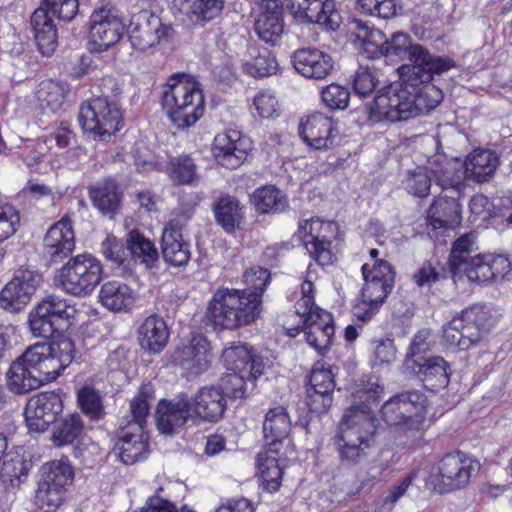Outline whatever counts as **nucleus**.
<instances>
[{
	"instance_id": "obj_1",
	"label": "nucleus",
	"mask_w": 512,
	"mask_h": 512,
	"mask_svg": "<svg viewBox=\"0 0 512 512\" xmlns=\"http://www.w3.org/2000/svg\"><path fill=\"white\" fill-rule=\"evenodd\" d=\"M405 74L400 82H393L377 91L373 100L366 104L365 112L370 123L383 120L406 121L423 112L434 109L442 100V93L432 80Z\"/></svg>"
},
{
	"instance_id": "obj_2",
	"label": "nucleus",
	"mask_w": 512,
	"mask_h": 512,
	"mask_svg": "<svg viewBox=\"0 0 512 512\" xmlns=\"http://www.w3.org/2000/svg\"><path fill=\"white\" fill-rule=\"evenodd\" d=\"M355 398L360 404L351 405L344 413L334 437V444L342 463L356 465L368 457L370 440L376 430L371 404L376 403L383 387L376 376L361 379Z\"/></svg>"
},
{
	"instance_id": "obj_3",
	"label": "nucleus",
	"mask_w": 512,
	"mask_h": 512,
	"mask_svg": "<svg viewBox=\"0 0 512 512\" xmlns=\"http://www.w3.org/2000/svg\"><path fill=\"white\" fill-rule=\"evenodd\" d=\"M257 293L228 287L217 289L208 303L206 318L221 330H234L254 322L261 313Z\"/></svg>"
},
{
	"instance_id": "obj_4",
	"label": "nucleus",
	"mask_w": 512,
	"mask_h": 512,
	"mask_svg": "<svg viewBox=\"0 0 512 512\" xmlns=\"http://www.w3.org/2000/svg\"><path fill=\"white\" fill-rule=\"evenodd\" d=\"M161 103L178 129L193 126L204 114L205 101L200 84L190 75H172L162 92Z\"/></svg>"
},
{
	"instance_id": "obj_5",
	"label": "nucleus",
	"mask_w": 512,
	"mask_h": 512,
	"mask_svg": "<svg viewBox=\"0 0 512 512\" xmlns=\"http://www.w3.org/2000/svg\"><path fill=\"white\" fill-rule=\"evenodd\" d=\"M382 56L408 61L398 68L400 76L420 73L424 80H432L434 75H440L455 66L452 59L433 56L429 50L418 43H412L410 37L401 32L393 33L388 38Z\"/></svg>"
},
{
	"instance_id": "obj_6",
	"label": "nucleus",
	"mask_w": 512,
	"mask_h": 512,
	"mask_svg": "<svg viewBox=\"0 0 512 512\" xmlns=\"http://www.w3.org/2000/svg\"><path fill=\"white\" fill-rule=\"evenodd\" d=\"M149 413L148 394L141 391L131 400L130 414L122 419L117 430L114 451L127 465L143 460L148 455V437L145 428Z\"/></svg>"
},
{
	"instance_id": "obj_7",
	"label": "nucleus",
	"mask_w": 512,
	"mask_h": 512,
	"mask_svg": "<svg viewBox=\"0 0 512 512\" xmlns=\"http://www.w3.org/2000/svg\"><path fill=\"white\" fill-rule=\"evenodd\" d=\"M222 360L229 371L221 378L219 388L224 397L243 398L246 396L248 383L253 388V382L264 373L265 362L247 345L237 343L225 348Z\"/></svg>"
},
{
	"instance_id": "obj_8",
	"label": "nucleus",
	"mask_w": 512,
	"mask_h": 512,
	"mask_svg": "<svg viewBox=\"0 0 512 512\" xmlns=\"http://www.w3.org/2000/svg\"><path fill=\"white\" fill-rule=\"evenodd\" d=\"M361 271L365 283L360 300L353 308V314L357 319L366 322L378 312L391 293L395 272L392 265L385 260H376L372 269H368V264H364Z\"/></svg>"
},
{
	"instance_id": "obj_9",
	"label": "nucleus",
	"mask_w": 512,
	"mask_h": 512,
	"mask_svg": "<svg viewBox=\"0 0 512 512\" xmlns=\"http://www.w3.org/2000/svg\"><path fill=\"white\" fill-rule=\"evenodd\" d=\"M79 12L78 0H42L31 16V26L39 51L50 56L57 48L58 34L52 19L70 22Z\"/></svg>"
},
{
	"instance_id": "obj_10",
	"label": "nucleus",
	"mask_w": 512,
	"mask_h": 512,
	"mask_svg": "<svg viewBox=\"0 0 512 512\" xmlns=\"http://www.w3.org/2000/svg\"><path fill=\"white\" fill-rule=\"evenodd\" d=\"M74 480L68 461L56 460L42 465L34 495V504L41 512H56L66 499Z\"/></svg>"
},
{
	"instance_id": "obj_11",
	"label": "nucleus",
	"mask_w": 512,
	"mask_h": 512,
	"mask_svg": "<svg viewBox=\"0 0 512 512\" xmlns=\"http://www.w3.org/2000/svg\"><path fill=\"white\" fill-rule=\"evenodd\" d=\"M103 266L92 254L84 253L71 257L58 271L56 283L65 293L86 297L102 279Z\"/></svg>"
},
{
	"instance_id": "obj_12",
	"label": "nucleus",
	"mask_w": 512,
	"mask_h": 512,
	"mask_svg": "<svg viewBox=\"0 0 512 512\" xmlns=\"http://www.w3.org/2000/svg\"><path fill=\"white\" fill-rule=\"evenodd\" d=\"M481 469L479 461L461 451L445 454L433 468L429 483L443 494L466 488Z\"/></svg>"
},
{
	"instance_id": "obj_13",
	"label": "nucleus",
	"mask_w": 512,
	"mask_h": 512,
	"mask_svg": "<svg viewBox=\"0 0 512 512\" xmlns=\"http://www.w3.org/2000/svg\"><path fill=\"white\" fill-rule=\"evenodd\" d=\"M491 326L480 307H469L443 326V340L446 345L466 351L478 345L489 333Z\"/></svg>"
},
{
	"instance_id": "obj_14",
	"label": "nucleus",
	"mask_w": 512,
	"mask_h": 512,
	"mask_svg": "<svg viewBox=\"0 0 512 512\" xmlns=\"http://www.w3.org/2000/svg\"><path fill=\"white\" fill-rule=\"evenodd\" d=\"M78 120L86 133L106 140L119 130L122 112L115 95L110 98L103 94L80 106Z\"/></svg>"
},
{
	"instance_id": "obj_15",
	"label": "nucleus",
	"mask_w": 512,
	"mask_h": 512,
	"mask_svg": "<svg viewBox=\"0 0 512 512\" xmlns=\"http://www.w3.org/2000/svg\"><path fill=\"white\" fill-rule=\"evenodd\" d=\"M6 376L9 390L16 394L28 393L44 383L55 380L34 345L26 348L11 363Z\"/></svg>"
},
{
	"instance_id": "obj_16",
	"label": "nucleus",
	"mask_w": 512,
	"mask_h": 512,
	"mask_svg": "<svg viewBox=\"0 0 512 512\" xmlns=\"http://www.w3.org/2000/svg\"><path fill=\"white\" fill-rule=\"evenodd\" d=\"M426 404V396L413 390L390 398L382 406L381 412L387 424L420 433L425 421Z\"/></svg>"
},
{
	"instance_id": "obj_17",
	"label": "nucleus",
	"mask_w": 512,
	"mask_h": 512,
	"mask_svg": "<svg viewBox=\"0 0 512 512\" xmlns=\"http://www.w3.org/2000/svg\"><path fill=\"white\" fill-rule=\"evenodd\" d=\"M126 29L122 15L114 7H100L90 16L91 50L103 52L115 45Z\"/></svg>"
},
{
	"instance_id": "obj_18",
	"label": "nucleus",
	"mask_w": 512,
	"mask_h": 512,
	"mask_svg": "<svg viewBox=\"0 0 512 512\" xmlns=\"http://www.w3.org/2000/svg\"><path fill=\"white\" fill-rule=\"evenodd\" d=\"M169 27L149 10H141L132 15L127 26V33L132 46L140 51L155 46L167 36Z\"/></svg>"
},
{
	"instance_id": "obj_19",
	"label": "nucleus",
	"mask_w": 512,
	"mask_h": 512,
	"mask_svg": "<svg viewBox=\"0 0 512 512\" xmlns=\"http://www.w3.org/2000/svg\"><path fill=\"white\" fill-rule=\"evenodd\" d=\"M42 280L41 274L21 270L0 291V307L6 311L19 312L29 302Z\"/></svg>"
},
{
	"instance_id": "obj_20",
	"label": "nucleus",
	"mask_w": 512,
	"mask_h": 512,
	"mask_svg": "<svg viewBox=\"0 0 512 512\" xmlns=\"http://www.w3.org/2000/svg\"><path fill=\"white\" fill-rule=\"evenodd\" d=\"M291 420L282 406L270 409L265 416L263 422V434L265 440V448L268 453L289 454L293 451L291 439Z\"/></svg>"
},
{
	"instance_id": "obj_21",
	"label": "nucleus",
	"mask_w": 512,
	"mask_h": 512,
	"mask_svg": "<svg viewBox=\"0 0 512 512\" xmlns=\"http://www.w3.org/2000/svg\"><path fill=\"white\" fill-rule=\"evenodd\" d=\"M293 16L306 23H317L328 30H336L340 25V14L334 0H287Z\"/></svg>"
},
{
	"instance_id": "obj_22",
	"label": "nucleus",
	"mask_w": 512,
	"mask_h": 512,
	"mask_svg": "<svg viewBox=\"0 0 512 512\" xmlns=\"http://www.w3.org/2000/svg\"><path fill=\"white\" fill-rule=\"evenodd\" d=\"M62 400L55 392H43L33 396L27 403L25 419L30 430L44 432L56 416L62 412Z\"/></svg>"
},
{
	"instance_id": "obj_23",
	"label": "nucleus",
	"mask_w": 512,
	"mask_h": 512,
	"mask_svg": "<svg viewBox=\"0 0 512 512\" xmlns=\"http://www.w3.org/2000/svg\"><path fill=\"white\" fill-rule=\"evenodd\" d=\"M250 144L241 133L236 130H229L217 134L212 143V154L217 162L226 168H238L247 157Z\"/></svg>"
},
{
	"instance_id": "obj_24",
	"label": "nucleus",
	"mask_w": 512,
	"mask_h": 512,
	"mask_svg": "<svg viewBox=\"0 0 512 512\" xmlns=\"http://www.w3.org/2000/svg\"><path fill=\"white\" fill-rule=\"evenodd\" d=\"M291 63L298 74L312 80H323L334 69L331 55L314 47L295 50L291 55Z\"/></svg>"
},
{
	"instance_id": "obj_25",
	"label": "nucleus",
	"mask_w": 512,
	"mask_h": 512,
	"mask_svg": "<svg viewBox=\"0 0 512 512\" xmlns=\"http://www.w3.org/2000/svg\"><path fill=\"white\" fill-rule=\"evenodd\" d=\"M427 169L437 186L442 190H451V194L460 196L466 179L462 162L438 154L428 160Z\"/></svg>"
},
{
	"instance_id": "obj_26",
	"label": "nucleus",
	"mask_w": 512,
	"mask_h": 512,
	"mask_svg": "<svg viewBox=\"0 0 512 512\" xmlns=\"http://www.w3.org/2000/svg\"><path fill=\"white\" fill-rule=\"evenodd\" d=\"M155 417L158 430L170 435L193 417L191 399L184 393L171 400L162 399L157 405Z\"/></svg>"
},
{
	"instance_id": "obj_27",
	"label": "nucleus",
	"mask_w": 512,
	"mask_h": 512,
	"mask_svg": "<svg viewBox=\"0 0 512 512\" xmlns=\"http://www.w3.org/2000/svg\"><path fill=\"white\" fill-rule=\"evenodd\" d=\"M299 135L309 147L327 150L335 146L337 132L330 117L313 113L299 124Z\"/></svg>"
},
{
	"instance_id": "obj_28",
	"label": "nucleus",
	"mask_w": 512,
	"mask_h": 512,
	"mask_svg": "<svg viewBox=\"0 0 512 512\" xmlns=\"http://www.w3.org/2000/svg\"><path fill=\"white\" fill-rule=\"evenodd\" d=\"M332 227V223H324L320 219H307L300 222L299 230L303 233V243L315 261L322 266L332 264L333 254L331 242L323 233Z\"/></svg>"
},
{
	"instance_id": "obj_29",
	"label": "nucleus",
	"mask_w": 512,
	"mask_h": 512,
	"mask_svg": "<svg viewBox=\"0 0 512 512\" xmlns=\"http://www.w3.org/2000/svg\"><path fill=\"white\" fill-rule=\"evenodd\" d=\"M75 248V234L68 216L50 226L43 238V249L53 262H60L71 255Z\"/></svg>"
},
{
	"instance_id": "obj_30",
	"label": "nucleus",
	"mask_w": 512,
	"mask_h": 512,
	"mask_svg": "<svg viewBox=\"0 0 512 512\" xmlns=\"http://www.w3.org/2000/svg\"><path fill=\"white\" fill-rule=\"evenodd\" d=\"M34 347L54 379L70 365L76 351L74 341L64 335L51 342L36 343Z\"/></svg>"
},
{
	"instance_id": "obj_31",
	"label": "nucleus",
	"mask_w": 512,
	"mask_h": 512,
	"mask_svg": "<svg viewBox=\"0 0 512 512\" xmlns=\"http://www.w3.org/2000/svg\"><path fill=\"white\" fill-rule=\"evenodd\" d=\"M412 368L424 387L432 392L446 388L450 382V366L441 356L415 358Z\"/></svg>"
},
{
	"instance_id": "obj_32",
	"label": "nucleus",
	"mask_w": 512,
	"mask_h": 512,
	"mask_svg": "<svg viewBox=\"0 0 512 512\" xmlns=\"http://www.w3.org/2000/svg\"><path fill=\"white\" fill-rule=\"evenodd\" d=\"M193 417L216 423L222 419L227 407L224 392L218 386H204L191 399Z\"/></svg>"
},
{
	"instance_id": "obj_33",
	"label": "nucleus",
	"mask_w": 512,
	"mask_h": 512,
	"mask_svg": "<svg viewBox=\"0 0 512 512\" xmlns=\"http://www.w3.org/2000/svg\"><path fill=\"white\" fill-rule=\"evenodd\" d=\"M215 222L227 234H234L245 225V207L229 194H221L212 204Z\"/></svg>"
},
{
	"instance_id": "obj_34",
	"label": "nucleus",
	"mask_w": 512,
	"mask_h": 512,
	"mask_svg": "<svg viewBox=\"0 0 512 512\" xmlns=\"http://www.w3.org/2000/svg\"><path fill=\"white\" fill-rule=\"evenodd\" d=\"M210 344L208 340L197 335L175 355L176 363L191 375L205 372L210 364Z\"/></svg>"
},
{
	"instance_id": "obj_35",
	"label": "nucleus",
	"mask_w": 512,
	"mask_h": 512,
	"mask_svg": "<svg viewBox=\"0 0 512 512\" xmlns=\"http://www.w3.org/2000/svg\"><path fill=\"white\" fill-rule=\"evenodd\" d=\"M161 248L164 260L172 266H184L191 257L190 244L183 239L178 223L172 221L163 231Z\"/></svg>"
},
{
	"instance_id": "obj_36",
	"label": "nucleus",
	"mask_w": 512,
	"mask_h": 512,
	"mask_svg": "<svg viewBox=\"0 0 512 512\" xmlns=\"http://www.w3.org/2000/svg\"><path fill=\"white\" fill-rule=\"evenodd\" d=\"M457 195L438 197L428 210V221L434 229H454L461 222V205Z\"/></svg>"
},
{
	"instance_id": "obj_37",
	"label": "nucleus",
	"mask_w": 512,
	"mask_h": 512,
	"mask_svg": "<svg viewBox=\"0 0 512 512\" xmlns=\"http://www.w3.org/2000/svg\"><path fill=\"white\" fill-rule=\"evenodd\" d=\"M462 164L465 169L466 179L483 183L492 178L499 160L497 154L492 150L478 148L473 150Z\"/></svg>"
},
{
	"instance_id": "obj_38",
	"label": "nucleus",
	"mask_w": 512,
	"mask_h": 512,
	"mask_svg": "<svg viewBox=\"0 0 512 512\" xmlns=\"http://www.w3.org/2000/svg\"><path fill=\"white\" fill-rule=\"evenodd\" d=\"M169 337L165 321L157 316L147 317L138 329V340L141 347L149 352L158 353L167 345Z\"/></svg>"
},
{
	"instance_id": "obj_39",
	"label": "nucleus",
	"mask_w": 512,
	"mask_h": 512,
	"mask_svg": "<svg viewBox=\"0 0 512 512\" xmlns=\"http://www.w3.org/2000/svg\"><path fill=\"white\" fill-rule=\"evenodd\" d=\"M99 300L105 308L111 311H128L134 304L135 293L126 283L111 280L101 286Z\"/></svg>"
},
{
	"instance_id": "obj_40",
	"label": "nucleus",
	"mask_w": 512,
	"mask_h": 512,
	"mask_svg": "<svg viewBox=\"0 0 512 512\" xmlns=\"http://www.w3.org/2000/svg\"><path fill=\"white\" fill-rule=\"evenodd\" d=\"M33 455L22 451L15 453L4 464L2 483L7 491L15 492L27 480L33 467Z\"/></svg>"
},
{
	"instance_id": "obj_41",
	"label": "nucleus",
	"mask_w": 512,
	"mask_h": 512,
	"mask_svg": "<svg viewBox=\"0 0 512 512\" xmlns=\"http://www.w3.org/2000/svg\"><path fill=\"white\" fill-rule=\"evenodd\" d=\"M224 2V0H174L175 6L191 22L202 26L221 14Z\"/></svg>"
},
{
	"instance_id": "obj_42",
	"label": "nucleus",
	"mask_w": 512,
	"mask_h": 512,
	"mask_svg": "<svg viewBox=\"0 0 512 512\" xmlns=\"http://www.w3.org/2000/svg\"><path fill=\"white\" fill-rule=\"evenodd\" d=\"M304 332L307 343L323 355L329 350L335 333L332 315L323 313L319 320L306 325Z\"/></svg>"
},
{
	"instance_id": "obj_43",
	"label": "nucleus",
	"mask_w": 512,
	"mask_h": 512,
	"mask_svg": "<svg viewBox=\"0 0 512 512\" xmlns=\"http://www.w3.org/2000/svg\"><path fill=\"white\" fill-rule=\"evenodd\" d=\"M288 455L283 454V451L278 455L268 453V449L258 453L257 465L266 490L273 492L280 487L283 474L282 464Z\"/></svg>"
},
{
	"instance_id": "obj_44",
	"label": "nucleus",
	"mask_w": 512,
	"mask_h": 512,
	"mask_svg": "<svg viewBox=\"0 0 512 512\" xmlns=\"http://www.w3.org/2000/svg\"><path fill=\"white\" fill-rule=\"evenodd\" d=\"M84 430L82 417L77 413L68 414L54 422L51 441L56 447L72 445Z\"/></svg>"
},
{
	"instance_id": "obj_45",
	"label": "nucleus",
	"mask_w": 512,
	"mask_h": 512,
	"mask_svg": "<svg viewBox=\"0 0 512 512\" xmlns=\"http://www.w3.org/2000/svg\"><path fill=\"white\" fill-rule=\"evenodd\" d=\"M90 198L103 214H113L120 205L121 193L114 181L107 180L90 189Z\"/></svg>"
},
{
	"instance_id": "obj_46",
	"label": "nucleus",
	"mask_w": 512,
	"mask_h": 512,
	"mask_svg": "<svg viewBox=\"0 0 512 512\" xmlns=\"http://www.w3.org/2000/svg\"><path fill=\"white\" fill-rule=\"evenodd\" d=\"M130 259L152 267L159 258V253L154 243L146 238L138 230H132L127 234Z\"/></svg>"
},
{
	"instance_id": "obj_47",
	"label": "nucleus",
	"mask_w": 512,
	"mask_h": 512,
	"mask_svg": "<svg viewBox=\"0 0 512 512\" xmlns=\"http://www.w3.org/2000/svg\"><path fill=\"white\" fill-rule=\"evenodd\" d=\"M253 203L262 213H280L288 207L286 195L275 186H263L253 193Z\"/></svg>"
},
{
	"instance_id": "obj_48",
	"label": "nucleus",
	"mask_w": 512,
	"mask_h": 512,
	"mask_svg": "<svg viewBox=\"0 0 512 512\" xmlns=\"http://www.w3.org/2000/svg\"><path fill=\"white\" fill-rule=\"evenodd\" d=\"M37 305L60 327V329L69 326V320L73 317L75 312V309L66 299L56 294L47 295Z\"/></svg>"
},
{
	"instance_id": "obj_49",
	"label": "nucleus",
	"mask_w": 512,
	"mask_h": 512,
	"mask_svg": "<svg viewBox=\"0 0 512 512\" xmlns=\"http://www.w3.org/2000/svg\"><path fill=\"white\" fill-rule=\"evenodd\" d=\"M490 263L491 255H476L471 257L463 264V267L458 268L453 274H465L471 282L487 283L494 279Z\"/></svg>"
},
{
	"instance_id": "obj_50",
	"label": "nucleus",
	"mask_w": 512,
	"mask_h": 512,
	"mask_svg": "<svg viewBox=\"0 0 512 512\" xmlns=\"http://www.w3.org/2000/svg\"><path fill=\"white\" fill-rule=\"evenodd\" d=\"M314 291L315 286L311 281H303L301 284L302 297L295 304V312L301 317L304 326L319 320L323 313H328L315 305Z\"/></svg>"
},
{
	"instance_id": "obj_51",
	"label": "nucleus",
	"mask_w": 512,
	"mask_h": 512,
	"mask_svg": "<svg viewBox=\"0 0 512 512\" xmlns=\"http://www.w3.org/2000/svg\"><path fill=\"white\" fill-rule=\"evenodd\" d=\"M69 91V86L66 83L47 80L40 84L37 97L42 103V107H46L52 112H57L61 109Z\"/></svg>"
},
{
	"instance_id": "obj_52",
	"label": "nucleus",
	"mask_w": 512,
	"mask_h": 512,
	"mask_svg": "<svg viewBox=\"0 0 512 512\" xmlns=\"http://www.w3.org/2000/svg\"><path fill=\"white\" fill-rule=\"evenodd\" d=\"M243 69L250 76L263 78L276 74L278 63L273 53L264 48L258 50L250 61H246Z\"/></svg>"
},
{
	"instance_id": "obj_53",
	"label": "nucleus",
	"mask_w": 512,
	"mask_h": 512,
	"mask_svg": "<svg viewBox=\"0 0 512 512\" xmlns=\"http://www.w3.org/2000/svg\"><path fill=\"white\" fill-rule=\"evenodd\" d=\"M196 164L189 155L173 157L169 163L171 178L179 184H192L197 178Z\"/></svg>"
},
{
	"instance_id": "obj_54",
	"label": "nucleus",
	"mask_w": 512,
	"mask_h": 512,
	"mask_svg": "<svg viewBox=\"0 0 512 512\" xmlns=\"http://www.w3.org/2000/svg\"><path fill=\"white\" fill-rule=\"evenodd\" d=\"M101 252L105 259L116 266L124 265L130 259L129 246L114 235H108L101 243Z\"/></svg>"
},
{
	"instance_id": "obj_55",
	"label": "nucleus",
	"mask_w": 512,
	"mask_h": 512,
	"mask_svg": "<svg viewBox=\"0 0 512 512\" xmlns=\"http://www.w3.org/2000/svg\"><path fill=\"white\" fill-rule=\"evenodd\" d=\"M28 325L31 333L35 337L48 338L52 336L55 331L60 330V327L50 319L38 305L30 311Z\"/></svg>"
},
{
	"instance_id": "obj_56",
	"label": "nucleus",
	"mask_w": 512,
	"mask_h": 512,
	"mask_svg": "<svg viewBox=\"0 0 512 512\" xmlns=\"http://www.w3.org/2000/svg\"><path fill=\"white\" fill-rule=\"evenodd\" d=\"M255 30L261 40L275 45L283 33L282 17L258 16Z\"/></svg>"
},
{
	"instance_id": "obj_57",
	"label": "nucleus",
	"mask_w": 512,
	"mask_h": 512,
	"mask_svg": "<svg viewBox=\"0 0 512 512\" xmlns=\"http://www.w3.org/2000/svg\"><path fill=\"white\" fill-rule=\"evenodd\" d=\"M432 176L426 167H418L414 172H409L404 180L405 189L408 193L417 197H426L431 188Z\"/></svg>"
},
{
	"instance_id": "obj_58",
	"label": "nucleus",
	"mask_w": 512,
	"mask_h": 512,
	"mask_svg": "<svg viewBox=\"0 0 512 512\" xmlns=\"http://www.w3.org/2000/svg\"><path fill=\"white\" fill-rule=\"evenodd\" d=\"M362 12L383 19L395 17L401 7L397 0H357Z\"/></svg>"
},
{
	"instance_id": "obj_59",
	"label": "nucleus",
	"mask_w": 512,
	"mask_h": 512,
	"mask_svg": "<svg viewBox=\"0 0 512 512\" xmlns=\"http://www.w3.org/2000/svg\"><path fill=\"white\" fill-rule=\"evenodd\" d=\"M474 237L470 234L459 237L452 246L449 266L452 272H455L458 268L463 267L470 258V253L473 251Z\"/></svg>"
},
{
	"instance_id": "obj_60",
	"label": "nucleus",
	"mask_w": 512,
	"mask_h": 512,
	"mask_svg": "<svg viewBox=\"0 0 512 512\" xmlns=\"http://www.w3.org/2000/svg\"><path fill=\"white\" fill-rule=\"evenodd\" d=\"M379 83L378 74L375 70L369 67H360L354 75L353 89L357 95L367 97L375 91Z\"/></svg>"
},
{
	"instance_id": "obj_61",
	"label": "nucleus",
	"mask_w": 512,
	"mask_h": 512,
	"mask_svg": "<svg viewBox=\"0 0 512 512\" xmlns=\"http://www.w3.org/2000/svg\"><path fill=\"white\" fill-rule=\"evenodd\" d=\"M78 402L81 410L93 420L103 415V405L99 393L91 387H83L78 392Z\"/></svg>"
},
{
	"instance_id": "obj_62",
	"label": "nucleus",
	"mask_w": 512,
	"mask_h": 512,
	"mask_svg": "<svg viewBox=\"0 0 512 512\" xmlns=\"http://www.w3.org/2000/svg\"><path fill=\"white\" fill-rule=\"evenodd\" d=\"M335 387L334 375L324 363L317 362L309 376V387L307 389L319 390L332 394Z\"/></svg>"
},
{
	"instance_id": "obj_63",
	"label": "nucleus",
	"mask_w": 512,
	"mask_h": 512,
	"mask_svg": "<svg viewBox=\"0 0 512 512\" xmlns=\"http://www.w3.org/2000/svg\"><path fill=\"white\" fill-rule=\"evenodd\" d=\"M416 478L417 472L413 470L393 485L383 499V506L390 510L402 497L409 495L410 491L415 488L414 481Z\"/></svg>"
},
{
	"instance_id": "obj_64",
	"label": "nucleus",
	"mask_w": 512,
	"mask_h": 512,
	"mask_svg": "<svg viewBox=\"0 0 512 512\" xmlns=\"http://www.w3.org/2000/svg\"><path fill=\"white\" fill-rule=\"evenodd\" d=\"M321 99L330 109L343 110L348 106L350 91L344 86L332 83L322 89Z\"/></svg>"
}]
</instances>
